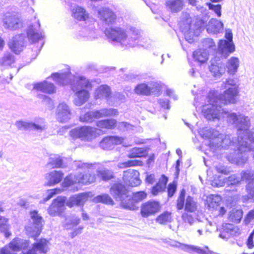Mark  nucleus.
Segmentation results:
<instances>
[{
	"mask_svg": "<svg viewBox=\"0 0 254 254\" xmlns=\"http://www.w3.org/2000/svg\"><path fill=\"white\" fill-rule=\"evenodd\" d=\"M239 92L238 88L235 87H228L219 97L216 92H210L208 95V104L202 109L205 118L212 121L219 119L222 104H235Z\"/></svg>",
	"mask_w": 254,
	"mask_h": 254,
	"instance_id": "nucleus-1",
	"label": "nucleus"
},
{
	"mask_svg": "<svg viewBox=\"0 0 254 254\" xmlns=\"http://www.w3.org/2000/svg\"><path fill=\"white\" fill-rule=\"evenodd\" d=\"M105 34L110 41L119 43L127 48L135 46L140 37V31L133 27H131L127 32L120 27L106 28Z\"/></svg>",
	"mask_w": 254,
	"mask_h": 254,
	"instance_id": "nucleus-2",
	"label": "nucleus"
},
{
	"mask_svg": "<svg viewBox=\"0 0 254 254\" xmlns=\"http://www.w3.org/2000/svg\"><path fill=\"white\" fill-rule=\"evenodd\" d=\"M228 119L237 129L238 142H244L243 145L249 148L248 151H253L254 147H252L251 143L254 144V129H249L251 126L249 118L233 113L228 115Z\"/></svg>",
	"mask_w": 254,
	"mask_h": 254,
	"instance_id": "nucleus-3",
	"label": "nucleus"
},
{
	"mask_svg": "<svg viewBox=\"0 0 254 254\" xmlns=\"http://www.w3.org/2000/svg\"><path fill=\"white\" fill-rule=\"evenodd\" d=\"M87 198L88 195L84 193L73 195L68 199L65 196H59L48 209V213L51 216H60L65 209V204L70 208L74 206H82Z\"/></svg>",
	"mask_w": 254,
	"mask_h": 254,
	"instance_id": "nucleus-4",
	"label": "nucleus"
},
{
	"mask_svg": "<svg viewBox=\"0 0 254 254\" xmlns=\"http://www.w3.org/2000/svg\"><path fill=\"white\" fill-rule=\"evenodd\" d=\"M90 87L91 83L86 78L83 77L74 78L73 83L71 84V88L73 92H75L76 97L74 100V103L76 106H80L88 100L89 94L84 88Z\"/></svg>",
	"mask_w": 254,
	"mask_h": 254,
	"instance_id": "nucleus-5",
	"label": "nucleus"
},
{
	"mask_svg": "<svg viewBox=\"0 0 254 254\" xmlns=\"http://www.w3.org/2000/svg\"><path fill=\"white\" fill-rule=\"evenodd\" d=\"M242 142H238L236 147L237 149H234L232 152L226 155V158L230 162L240 164H244L247 161L248 156L246 152L248 151L249 148L246 146H244Z\"/></svg>",
	"mask_w": 254,
	"mask_h": 254,
	"instance_id": "nucleus-6",
	"label": "nucleus"
},
{
	"mask_svg": "<svg viewBox=\"0 0 254 254\" xmlns=\"http://www.w3.org/2000/svg\"><path fill=\"white\" fill-rule=\"evenodd\" d=\"M31 224L30 226L25 227L27 233H29L30 237L35 239L38 237L42 231L43 218L41 216L36 210H34L30 212Z\"/></svg>",
	"mask_w": 254,
	"mask_h": 254,
	"instance_id": "nucleus-7",
	"label": "nucleus"
},
{
	"mask_svg": "<svg viewBox=\"0 0 254 254\" xmlns=\"http://www.w3.org/2000/svg\"><path fill=\"white\" fill-rule=\"evenodd\" d=\"M70 135L85 141H90L96 137V128L90 126L75 127L70 131Z\"/></svg>",
	"mask_w": 254,
	"mask_h": 254,
	"instance_id": "nucleus-8",
	"label": "nucleus"
},
{
	"mask_svg": "<svg viewBox=\"0 0 254 254\" xmlns=\"http://www.w3.org/2000/svg\"><path fill=\"white\" fill-rule=\"evenodd\" d=\"M15 126L19 130H34L41 132L46 129L45 120L43 118L36 119L35 122L23 121H17L15 123Z\"/></svg>",
	"mask_w": 254,
	"mask_h": 254,
	"instance_id": "nucleus-9",
	"label": "nucleus"
},
{
	"mask_svg": "<svg viewBox=\"0 0 254 254\" xmlns=\"http://www.w3.org/2000/svg\"><path fill=\"white\" fill-rule=\"evenodd\" d=\"M3 26L4 28L10 30H15L22 27V21L18 14L6 13L2 18Z\"/></svg>",
	"mask_w": 254,
	"mask_h": 254,
	"instance_id": "nucleus-10",
	"label": "nucleus"
},
{
	"mask_svg": "<svg viewBox=\"0 0 254 254\" xmlns=\"http://www.w3.org/2000/svg\"><path fill=\"white\" fill-rule=\"evenodd\" d=\"M161 208L158 201L149 200L143 203L140 207V214L144 218L154 215L158 213Z\"/></svg>",
	"mask_w": 254,
	"mask_h": 254,
	"instance_id": "nucleus-11",
	"label": "nucleus"
},
{
	"mask_svg": "<svg viewBox=\"0 0 254 254\" xmlns=\"http://www.w3.org/2000/svg\"><path fill=\"white\" fill-rule=\"evenodd\" d=\"M110 192L117 201H120L127 197L129 192L127 187L121 183L113 184L110 189Z\"/></svg>",
	"mask_w": 254,
	"mask_h": 254,
	"instance_id": "nucleus-12",
	"label": "nucleus"
},
{
	"mask_svg": "<svg viewBox=\"0 0 254 254\" xmlns=\"http://www.w3.org/2000/svg\"><path fill=\"white\" fill-rule=\"evenodd\" d=\"M139 176V173L137 171L129 169L124 171L123 180L126 185L134 187L141 183Z\"/></svg>",
	"mask_w": 254,
	"mask_h": 254,
	"instance_id": "nucleus-13",
	"label": "nucleus"
},
{
	"mask_svg": "<svg viewBox=\"0 0 254 254\" xmlns=\"http://www.w3.org/2000/svg\"><path fill=\"white\" fill-rule=\"evenodd\" d=\"M212 143L213 146L215 147L226 149L229 146L236 147L238 144V138L236 141H234L233 137H232L231 135L219 133L216 138L212 141Z\"/></svg>",
	"mask_w": 254,
	"mask_h": 254,
	"instance_id": "nucleus-14",
	"label": "nucleus"
},
{
	"mask_svg": "<svg viewBox=\"0 0 254 254\" xmlns=\"http://www.w3.org/2000/svg\"><path fill=\"white\" fill-rule=\"evenodd\" d=\"M25 38L24 34L15 35L8 42L9 48L15 54H19L25 46Z\"/></svg>",
	"mask_w": 254,
	"mask_h": 254,
	"instance_id": "nucleus-15",
	"label": "nucleus"
},
{
	"mask_svg": "<svg viewBox=\"0 0 254 254\" xmlns=\"http://www.w3.org/2000/svg\"><path fill=\"white\" fill-rule=\"evenodd\" d=\"M98 17L104 24L110 25L113 24L116 19V15L110 9L102 7L98 10Z\"/></svg>",
	"mask_w": 254,
	"mask_h": 254,
	"instance_id": "nucleus-16",
	"label": "nucleus"
},
{
	"mask_svg": "<svg viewBox=\"0 0 254 254\" xmlns=\"http://www.w3.org/2000/svg\"><path fill=\"white\" fill-rule=\"evenodd\" d=\"M71 116L70 109L64 103L60 104L57 110V119L61 123L68 122Z\"/></svg>",
	"mask_w": 254,
	"mask_h": 254,
	"instance_id": "nucleus-17",
	"label": "nucleus"
},
{
	"mask_svg": "<svg viewBox=\"0 0 254 254\" xmlns=\"http://www.w3.org/2000/svg\"><path fill=\"white\" fill-rule=\"evenodd\" d=\"M218 50L221 56L226 59L230 54L235 51V47L233 41L221 40L219 43Z\"/></svg>",
	"mask_w": 254,
	"mask_h": 254,
	"instance_id": "nucleus-18",
	"label": "nucleus"
},
{
	"mask_svg": "<svg viewBox=\"0 0 254 254\" xmlns=\"http://www.w3.org/2000/svg\"><path fill=\"white\" fill-rule=\"evenodd\" d=\"M209 68L212 75L216 78H219L226 71L225 64L220 60H212Z\"/></svg>",
	"mask_w": 254,
	"mask_h": 254,
	"instance_id": "nucleus-19",
	"label": "nucleus"
},
{
	"mask_svg": "<svg viewBox=\"0 0 254 254\" xmlns=\"http://www.w3.org/2000/svg\"><path fill=\"white\" fill-rule=\"evenodd\" d=\"M242 178L241 175L235 174L224 179V184L227 190H234L241 183Z\"/></svg>",
	"mask_w": 254,
	"mask_h": 254,
	"instance_id": "nucleus-20",
	"label": "nucleus"
},
{
	"mask_svg": "<svg viewBox=\"0 0 254 254\" xmlns=\"http://www.w3.org/2000/svg\"><path fill=\"white\" fill-rule=\"evenodd\" d=\"M122 142L121 138L118 136H107L100 141V146L104 150H111L115 145L120 144Z\"/></svg>",
	"mask_w": 254,
	"mask_h": 254,
	"instance_id": "nucleus-21",
	"label": "nucleus"
},
{
	"mask_svg": "<svg viewBox=\"0 0 254 254\" xmlns=\"http://www.w3.org/2000/svg\"><path fill=\"white\" fill-rule=\"evenodd\" d=\"M64 173L61 171H53L46 174L45 185L52 186L59 183L63 179Z\"/></svg>",
	"mask_w": 254,
	"mask_h": 254,
	"instance_id": "nucleus-22",
	"label": "nucleus"
},
{
	"mask_svg": "<svg viewBox=\"0 0 254 254\" xmlns=\"http://www.w3.org/2000/svg\"><path fill=\"white\" fill-rule=\"evenodd\" d=\"M40 24L39 21L35 24L30 25L27 32V37L32 42H37L42 39L44 36L41 32L39 31Z\"/></svg>",
	"mask_w": 254,
	"mask_h": 254,
	"instance_id": "nucleus-23",
	"label": "nucleus"
},
{
	"mask_svg": "<svg viewBox=\"0 0 254 254\" xmlns=\"http://www.w3.org/2000/svg\"><path fill=\"white\" fill-rule=\"evenodd\" d=\"M206 28L208 33L217 34L223 32L224 25L222 21L212 18L206 24Z\"/></svg>",
	"mask_w": 254,
	"mask_h": 254,
	"instance_id": "nucleus-24",
	"label": "nucleus"
},
{
	"mask_svg": "<svg viewBox=\"0 0 254 254\" xmlns=\"http://www.w3.org/2000/svg\"><path fill=\"white\" fill-rule=\"evenodd\" d=\"M30 242L29 240H25L20 238H15L9 244V248L13 251H19L22 249H26Z\"/></svg>",
	"mask_w": 254,
	"mask_h": 254,
	"instance_id": "nucleus-25",
	"label": "nucleus"
},
{
	"mask_svg": "<svg viewBox=\"0 0 254 254\" xmlns=\"http://www.w3.org/2000/svg\"><path fill=\"white\" fill-rule=\"evenodd\" d=\"M200 135L204 138L210 140V145L213 146L212 141L215 139L219 135V132L213 128L205 127L199 131Z\"/></svg>",
	"mask_w": 254,
	"mask_h": 254,
	"instance_id": "nucleus-26",
	"label": "nucleus"
},
{
	"mask_svg": "<svg viewBox=\"0 0 254 254\" xmlns=\"http://www.w3.org/2000/svg\"><path fill=\"white\" fill-rule=\"evenodd\" d=\"M95 119L107 117H114L118 115L117 109L114 108H103L99 110L93 111Z\"/></svg>",
	"mask_w": 254,
	"mask_h": 254,
	"instance_id": "nucleus-27",
	"label": "nucleus"
},
{
	"mask_svg": "<svg viewBox=\"0 0 254 254\" xmlns=\"http://www.w3.org/2000/svg\"><path fill=\"white\" fill-rule=\"evenodd\" d=\"M34 88L37 90L47 93H53L56 91L55 86L54 84L44 81L34 84Z\"/></svg>",
	"mask_w": 254,
	"mask_h": 254,
	"instance_id": "nucleus-28",
	"label": "nucleus"
},
{
	"mask_svg": "<svg viewBox=\"0 0 254 254\" xmlns=\"http://www.w3.org/2000/svg\"><path fill=\"white\" fill-rule=\"evenodd\" d=\"M246 190L247 194L242 196V201L244 203L254 202V182H249Z\"/></svg>",
	"mask_w": 254,
	"mask_h": 254,
	"instance_id": "nucleus-29",
	"label": "nucleus"
},
{
	"mask_svg": "<svg viewBox=\"0 0 254 254\" xmlns=\"http://www.w3.org/2000/svg\"><path fill=\"white\" fill-rule=\"evenodd\" d=\"M111 95L110 87L107 85L100 86L96 90L95 97L98 99H106L108 101Z\"/></svg>",
	"mask_w": 254,
	"mask_h": 254,
	"instance_id": "nucleus-30",
	"label": "nucleus"
},
{
	"mask_svg": "<svg viewBox=\"0 0 254 254\" xmlns=\"http://www.w3.org/2000/svg\"><path fill=\"white\" fill-rule=\"evenodd\" d=\"M48 241L46 239H41L39 241L32 244V248L36 253L39 252L40 254H46L48 251Z\"/></svg>",
	"mask_w": 254,
	"mask_h": 254,
	"instance_id": "nucleus-31",
	"label": "nucleus"
},
{
	"mask_svg": "<svg viewBox=\"0 0 254 254\" xmlns=\"http://www.w3.org/2000/svg\"><path fill=\"white\" fill-rule=\"evenodd\" d=\"M166 5L172 12L177 13L183 9L184 3L182 0H167Z\"/></svg>",
	"mask_w": 254,
	"mask_h": 254,
	"instance_id": "nucleus-32",
	"label": "nucleus"
},
{
	"mask_svg": "<svg viewBox=\"0 0 254 254\" xmlns=\"http://www.w3.org/2000/svg\"><path fill=\"white\" fill-rule=\"evenodd\" d=\"M120 202L121 206L125 209L135 210L138 208L137 203L134 199L132 198V196L130 195L129 192L128 193V196L123 199Z\"/></svg>",
	"mask_w": 254,
	"mask_h": 254,
	"instance_id": "nucleus-33",
	"label": "nucleus"
},
{
	"mask_svg": "<svg viewBox=\"0 0 254 254\" xmlns=\"http://www.w3.org/2000/svg\"><path fill=\"white\" fill-rule=\"evenodd\" d=\"M240 61L238 58L232 57L227 62L226 67L227 68L228 72L230 74H235L238 70L239 66Z\"/></svg>",
	"mask_w": 254,
	"mask_h": 254,
	"instance_id": "nucleus-34",
	"label": "nucleus"
},
{
	"mask_svg": "<svg viewBox=\"0 0 254 254\" xmlns=\"http://www.w3.org/2000/svg\"><path fill=\"white\" fill-rule=\"evenodd\" d=\"M80 222V218L74 216H69L66 217L62 222V225L66 230H70L78 225Z\"/></svg>",
	"mask_w": 254,
	"mask_h": 254,
	"instance_id": "nucleus-35",
	"label": "nucleus"
},
{
	"mask_svg": "<svg viewBox=\"0 0 254 254\" xmlns=\"http://www.w3.org/2000/svg\"><path fill=\"white\" fill-rule=\"evenodd\" d=\"M73 17L79 21H84L88 17V14L82 7L76 5L72 9Z\"/></svg>",
	"mask_w": 254,
	"mask_h": 254,
	"instance_id": "nucleus-36",
	"label": "nucleus"
},
{
	"mask_svg": "<svg viewBox=\"0 0 254 254\" xmlns=\"http://www.w3.org/2000/svg\"><path fill=\"white\" fill-rule=\"evenodd\" d=\"M63 164V159L59 156L54 155L51 156L46 166L49 169L55 168H61Z\"/></svg>",
	"mask_w": 254,
	"mask_h": 254,
	"instance_id": "nucleus-37",
	"label": "nucleus"
},
{
	"mask_svg": "<svg viewBox=\"0 0 254 254\" xmlns=\"http://www.w3.org/2000/svg\"><path fill=\"white\" fill-rule=\"evenodd\" d=\"M192 56L194 60L200 64L205 63L208 59V54L204 50L199 49L195 51Z\"/></svg>",
	"mask_w": 254,
	"mask_h": 254,
	"instance_id": "nucleus-38",
	"label": "nucleus"
},
{
	"mask_svg": "<svg viewBox=\"0 0 254 254\" xmlns=\"http://www.w3.org/2000/svg\"><path fill=\"white\" fill-rule=\"evenodd\" d=\"M117 123L116 120L114 119H105L98 121L96 125L101 128L112 129L116 127Z\"/></svg>",
	"mask_w": 254,
	"mask_h": 254,
	"instance_id": "nucleus-39",
	"label": "nucleus"
},
{
	"mask_svg": "<svg viewBox=\"0 0 254 254\" xmlns=\"http://www.w3.org/2000/svg\"><path fill=\"white\" fill-rule=\"evenodd\" d=\"M9 229L8 219L0 215V233L4 234L5 238H8L11 234Z\"/></svg>",
	"mask_w": 254,
	"mask_h": 254,
	"instance_id": "nucleus-40",
	"label": "nucleus"
},
{
	"mask_svg": "<svg viewBox=\"0 0 254 254\" xmlns=\"http://www.w3.org/2000/svg\"><path fill=\"white\" fill-rule=\"evenodd\" d=\"M94 201L96 203H102L106 205H113L114 201L111 197L107 193H102L95 196Z\"/></svg>",
	"mask_w": 254,
	"mask_h": 254,
	"instance_id": "nucleus-41",
	"label": "nucleus"
},
{
	"mask_svg": "<svg viewBox=\"0 0 254 254\" xmlns=\"http://www.w3.org/2000/svg\"><path fill=\"white\" fill-rule=\"evenodd\" d=\"M14 62V56L9 52L4 53L3 56L0 58V65L1 66H11Z\"/></svg>",
	"mask_w": 254,
	"mask_h": 254,
	"instance_id": "nucleus-42",
	"label": "nucleus"
},
{
	"mask_svg": "<svg viewBox=\"0 0 254 254\" xmlns=\"http://www.w3.org/2000/svg\"><path fill=\"white\" fill-rule=\"evenodd\" d=\"M153 88H151L145 83H141L137 85L134 88V92L138 95L148 96L150 95Z\"/></svg>",
	"mask_w": 254,
	"mask_h": 254,
	"instance_id": "nucleus-43",
	"label": "nucleus"
},
{
	"mask_svg": "<svg viewBox=\"0 0 254 254\" xmlns=\"http://www.w3.org/2000/svg\"><path fill=\"white\" fill-rule=\"evenodd\" d=\"M52 76L58 84L64 85L68 83V74L67 73H54Z\"/></svg>",
	"mask_w": 254,
	"mask_h": 254,
	"instance_id": "nucleus-44",
	"label": "nucleus"
},
{
	"mask_svg": "<svg viewBox=\"0 0 254 254\" xmlns=\"http://www.w3.org/2000/svg\"><path fill=\"white\" fill-rule=\"evenodd\" d=\"M172 220V213L168 211H164L158 215L155 219L157 223L161 225H165L167 223H170Z\"/></svg>",
	"mask_w": 254,
	"mask_h": 254,
	"instance_id": "nucleus-45",
	"label": "nucleus"
},
{
	"mask_svg": "<svg viewBox=\"0 0 254 254\" xmlns=\"http://www.w3.org/2000/svg\"><path fill=\"white\" fill-rule=\"evenodd\" d=\"M243 214L242 209H233L230 212L229 219L232 222L239 223L242 220Z\"/></svg>",
	"mask_w": 254,
	"mask_h": 254,
	"instance_id": "nucleus-46",
	"label": "nucleus"
},
{
	"mask_svg": "<svg viewBox=\"0 0 254 254\" xmlns=\"http://www.w3.org/2000/svg\"><path fill=\"white\" fill-rule=\"evenodd\" d=\"M146 153V151L144 148L135 147L129 151L128 157L129 158H141L144 156Z\"/></svg>",
	"mask_w": 254,
	"mask_h": 254,
	"instance_id": "nucleus-47",
	"label": "nucleus"
},
{
	"mask_svg": "<svg viewBox=\"0 0 254 254\" xmlns=\"http://www.w3.org/2000/svg\"><path fill=\"white\" fill-rule=\"evenodd\" d=\"M196 209V204L193 198L190 196H188L186 201L185 210L189 212H194Z\"/></svg>",
	"mask_w": 254,
	"mask_h": 254,
	"instance_id": "nucleus-48",
	"label": "nucleus"
},
{
	"mask_svg": "<svg viewBox=\"0 0 254 254\" xmlns=\"http://www.w3.org/2000/svg\"><path fill=\"white\" fill-rule=\"evenodd\" d=\"M184 250L187 252L192 253L195 252L198 254H205L206 253V249H202L199 247L193 245H184Z\"/></svg>",
	"mask_w": 254,
	"mask_h": 254,
	"instance_id": "nucleus-49",
	"label": "nucleus"
},
{
	"mask_svg": "<svg viewBox=\"0 0 254 254\" xmlns=\"http://www.w3.org/2000/svg\"><path fill=\"white\" fill-rule=\"evenodd\" d=\"M125 99V97L123 94L117 92L115 93L113 95H111L110 98L108 99V102L110 105H115L119 102H124Z\"/></svg>",
	"mask_w": 254,
	"mask_h": 254,
	"instance_id": "nucleus-50",
	"label": "nucleus"
},
{
	"mask_svg": "<svg viewBox=\"0 0 254 254\" xmlns=\"http://www.w3.org/2000/svg\"><path fill=\"white\" fill-rule=\"evenodd\" d=\"M77 177L79 178L78 182L84 185L91 184L94 181V176L88 173L80 174Z\"/></svg>",
	"mask_w": 254,
	"mask_h": 254,
	"instance_id": "nucleus-51",
	"label": "nucleus"
},
{
	"mask_svg": "<svg viewBox=\"0 0 254 254\" xmlns=\"http://www.w3.org/2000/svg\"><path fill=\"white\" fill-rule=\"evenodd\" d=\"M98 176L104 181H107L114 178L113 172L110 170L103 169L98 171L97 172Z\"/></svg>",
	"mask_w": 254,
	"mask_h": 254,
	"instance_id": "nucleus-52",
	"label": "nucleus"
},
{
	"mask_svg": "<svg viewBox=\"0 0 254 254\" xmlns=\"http://www.w3.org/2000/svg\"><path fill=\"white\" fill-rule=\"evenodd\" d=\"M94 119L93 111L81 115L79 117V121L83 123H91L94 121Z\"/></svg>",
	"mask_w": 254,
	"mask_h": 254,
	"instance_id": "nucleus-53",
	"label": "nucleus"
},
{
	"mask_svg": "<svg viewBox=\"0 0 254 254\" xmlns=\"http://www.w3.org/2000/svg\"><path fill=\"white\" fill-rule=\"evenodd\" d=\"M185 195V190L183 189L181 191L177 201V208L178 210H182L184 207Z\"/></svg>",
	"mask_w": 254,
	"mask_h": 254,
	"instance_id": "nucleus-54",
	"label": "nucleus"
},
{
	"mask_svg": "<svg viewBox=\"0 0 254 254\" xmlns=\"http://www.w3.org/2000/svg\"><path fill=\"white\" fill-rule=\"evenodd\" d=\"M241 175L243 180H246L249 182L254 181V170H246L241 172Z\"/></svg>",
	"mask_w": 254,
	"mask_h": 254,
	"instance_id": "nucleus-55",
	"label": "nucleus"
},
{
	"mask_svg": "<svg viewBox=\"0 0 254 254\" xmlns=\"http://www.w3.org/2000/svg\"><path fill=\"white\" fill-rule=\"evenodd\" d=\"M132 196L137 204L139 201L143 200L146 197L147 194L143 191H140L132 193Z\"/></svg>",
	"mask_w": 254,
	"mask_h": 254,
	"instance_id": "nucleus-56",
	"label": "nucleus"
},
{
	"mask_svg": "<svg viewBox=\"0 0 254 254\" xmlns=\"http://www.w3.org/2000/svg\"><path fill=\"white\" fill-rule=\"evenodd\" d=\"M211 202L210 203V206L214 208L220 205V203L221 201V197L218 195H211Z\"/></svg>",
	"mask_w": 254,
	"mask_h": 254,
	"instance_id": "nucleus-57",
	"label": "nucleus"
},
{
	"mask_svg": "<svg viewBox=\"0 0 254 254\" xmlns=\"http://www.w3.org/2000/svg\"><path fill=\"white\" fill-rule=\"evenodd\" d=\"M209 9L215 12L218 17L221 16V5L220 4H213L209 3L208 4Z\"/></svg>",
	"mask_w": 254,
	"mask_h": 254,
	"instance_id": "nucleus-58",
	"label": "nucleus"
},
{
	"mask_svg": "<svg viewBox=\"0 0 254 254\" xmlns=\"http://www.w3.org/2000/svg\"><path fill=\"white\" fill-rule=\"evenodd\" d=\"M59 191L60 189H58L48 190L47 192V195L43 198V201L45 202L48 201L53 197L54 195L57 194Z\"/></svg>",
	"mask_w": 254,
	"mask_h": 254,
	"instance_id": "nucleus-59",
	"label": "nucleus"
},
{
	"mask_svg": "<svg viewBox=\"0 0 254 254\" xmlns=\"http://www.w3.org/2000/svg\"><path fill=\"white\" fill-rule=\"evenodd\" d=\"M205 22L204 20L201 19H197L194 24L195 29L197 31L196 32H200L204 27L206 26Z\"/></svg>",
	"mask_w": 254,
	"mask_h": 254,
	"instance_id": "nucleus-60",
	"label": "nucleus"
},
{
	"mask_svg": "<svg viewBox=\"0 0 254 254\" xmlns=\"http://www.w3.org/2000/svg\"><path fill=\"white\" fill-rule=\"evenodd\" d=\"M182 218L184 222L188 223L190 225H191L194 221L191 215L187 212H184L182 214Z\"/></svg>",
	"mask_w": 254,
	"mask_h": 254,
	"instance_id": "nucleus-61",
	"label": "nucleus"
},
{
	"mask_svg": "<svg viewBox=\"0 0 254 254\" xmlns=\"http://www.w3.org/2000/svg\"><path fill=\"white\" fill-rule=\"evenodd\" d=\"M215 168L217 172L224 175H228L231 172L230 168L224 166H217Z\"/></svg>",
	"mask_w": 254,
	"mask_h": 254,
	"instance_id": "nucleus-62",
	"label": "nucleus"
},
{
	"mask_svg": "<svg viewBox=\"0 0 254 254\" xmlns=\"http://www.w3.org/2000/svg\"><path fill=\"white\" fill-rule=\"evenodd\" d=\"M165 189L160 185V183H157L152 187L151 193L153 195H156L158 194L159 192L163 191Z\"/></svg>",
	"mask_w": 254,
	"mask_h": 254,
	"instance_id": "nucleus-63",
	"label": "nucleus"
},
{
	"mask_svg": "<svg viewBox=\"0 0 254 254\" xmlns=\"http://www.w3.org/2000/svg\"><path fill=\"white\" fill-rule=\"evenodd\" d=\"M254 219V208L251 210L244 218L245 224L248 225Z\"/></svg>",
	"mask_w": 254,
	"mask_h": 254,
	"instance_id": "nucleus-64",
	"label": "nucleus"
}]
</instances>
